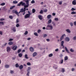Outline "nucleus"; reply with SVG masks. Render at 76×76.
<instances>
[{"label":"nucleus","mask_w":76,"mask_h":76,"mask_svg":"<svg viewBox=\"0 0 76 76\" xmlns=\"http://www.w3.org/2000/svg\"><path fill=\"white\" fill-rule=\"evenodd\" d=\"M29 1L31 0H29ZM23 1H24L26 3V4L27 5H25V3L23 2L22 1H21L17 5L18 6H20L21 5L23 6H24V7L25 8H26L29 7V0H23Z\"/></svg>","instance_id":"f257e3e1"},{"label":"nucleus","mask_w":76,"mask_h":76,"mask_svg":"<svg viewBox=\"0 0 76 76\" xmlns=\"http://www.w3.org/2000/svg\"><path fill=\"white\" fill-rule=\"evenodd\" d=\"M28 14H27L25 16V19H26V18H29L30 17V15H31V12H29V11H28Z\"/></svg>","instance_id":"f03ea898"},{"label":"nucleus","mask_w":76,"mask_h":76,"mask_svg":"<svg viewBox=\"0 0 76 76\" xmlns=\"http://www.w3.org/2000/svg\"><path fill=\"white\" fill-rule=\"evenodd\" d=\"M64 37H66V34H64L62 35V36L61 37L60 39V41H61L63 40V39L64 38Z\"/></svg>","instance_id":"7ed1b4c3"},{"label":"nucleus","mask_w":76,"mask_h":76,"mask_svg":"<svg viewBox=\"0 0 76 76\" xmlns=\"http://www.w3.org/2000/svg\"><path fill=\"white\" fill-rule=\"evenodd\" d=\"M11 50V48L9 47H7V52H10Z\"/></svg>","instance_id":"20e7f679"},{"label":"nucleus","mask_w":76,"mask_h":76,"mask_svg":"<svg viewBox=\"0 0 76 76\" xmlns=\"http://www.w3.org/2000/svg\"><path fill=\"white\" fill-rule=\"evenodd\" d=\"M17 48H18V47L17 46L15 45L12 48V50H16L17 49Z\"/></svg>","instance_id":"39448f33"},{"label":"nucleus","mask_w":76,"mask_h":76,"mask_svg":"<svg viewBox=\"0 0 76 76\" xmlns=\"http://www.w3.org/2000/svg\"><path fill=\"white\" fill-rule=\"evenodd\" d=\"M38 18L40 20H42V16L40 15L38 16Z\"/></svg>","instance_id":"423d86ee"},{"label":"nucleus","mask_w":76,"mask_h":76,"mask_svg":"<svg viewBox=\"0 0 76 76\" xmlns=\"http://www.w3.org/2000/svg\"><path fill=\"white\" fill-rule=\"evenodd\" d=\"M47 27H49V28H50V29H53V26L50 25H48L47 26Z\"/></svg>","instance_id":"0eeeda50"},{"label":"nucleus","mask_w":76,"mask_h":76,"mask_svg":"<svg viewBox=\"0 0 76 76\" xmlns=\"http://www.w3.org/2000/svg\"><path fill=\"white\" fill-rule=\"evenodd\" d=\"M63 44H64V41H62L61 42V46L63 47V48H64V46L63 45Z\"/></svg>","instance_id":"6e6552de"},{"label":"nucleus","mask_w":76,"mask_h":76,"mask_svg":"<svg viewBox=\"0 0 76 76\" xmlns=\"http://www.w3.org/2000/svg\"><path fill=\"white\" fill-rule=\"evenodd\" d=\"M30 50L31 52H34V48L32 47H31L30 48Z\"/></svg>","instance_id":"1a4fd4ad"},{"label":"nucleus","mask_w":76,"mask_h":76,"mask_svg":"<svg viewBox=\"0 0 76 76\" xmlns=\"http://www.w3.org/2000/svg\"><path fill=\"white\" fill-rule=\"evenodd\" d=\"M19 69H20V70H21V69H22L23 68V65H21L19 67Z\"/></svg>","instance_id":"9d476101"},{"label":"nucleus","mask_w":76,"mask_h":76,"mask_svg":"<svg viewBox=\"0 0 76 76\" xmlns=\"http://www.w3.org/2000/svg\"><path fill=\"white\" fill-rule=\"evenodd\" d=\"M61 72H62V73H64V72H65V69H64V68H61Z\"/></svg>","instance_id":"9b49d317"},{"label":"nucleus","mask_w":76,"mask_h":76,"mask_svg":"<svg viewBox=\"0 0 76 76\" xmlns=\"http://www.w3.org/2000/svg\"><path fill=\"white\" fill-rule=\"evenodd\" d=\"M65 40L66 41L68 42V41H70V39L68 37H66L65 38Z\"/></svg>","instance_id":"f8f14e48"},{"label":"nucleus","mask_w":76,"mask_h":76,"mask_svg":"<svg viewBox=\"0 0 76 76\" xmlns=\"http://www.w3.org/2000/svg\"><path fill=\"white\" fill-rule=\"evenodd\" d=\"M72 4L73 5H76V0H74L72 2Z\"/></svg>","instance_id":"ddd939ff"},{"label":"nucleus","mask_w":76,"mask_h":76,"mask_svg":"<svg viewBox=\"0 0 76 76\" xmlns=\"http://www.w3.org/2000/svg\"><path fill=\"white\" fill-rule=\"evenodd\" d=\"M4 67L5 68H6V69H7L8 68H9V65H8V64H6L5 66H4Z\"/></svg>","instance_id":"4468645a"},{"label":"nucleus","mask_w":76,"mask_h":76,"mask_svg":"<svg viewBox=\"0 0 76 76\" xmlns=\"http://www.w3.org/2000/svg\"><path fill=\"white\" fill-rule=\"evenodd\" d=\"M36 56H37V53L36 52L34 53L33 54V57H35Z\"/></svg>","instance_id":"2eb2a0df"},{"label":"nucleus","mask_w":76,"mask_h":76,"mask_svg":"<svg viewBox=\"0 0 76 76\" xmlns=\"http://www.w3.org/2000/svg\"><path fill=\"white\" fill-rule=\"evenodd\" d=\"M15 27H13L12 28V31H14V32H16V29H15Z\"/></svg>","instance_id":"dca6fc26"},{"label":"nucleus","mask_w":76,"mask_h":76,"mask_svg":"<svg viewBox=\"0 0 76 76\" xmlns=\"http://www.w3.org/2000/svg\"><path fill=\"white\" fill-rule=\"evenodd\" d=\"M65 50L66 52H67V53H69V50L68 49H67V48L66 47H65Z\"/></svg>","instance_id":"f3484780"},{"label":"nucleus","mask_w":76,"mask_h":76,"mask_svg":"<svg viewBox=\"0 0 76 76\" xmlns=\"http://www.w3.org/2000/svg\"><path fill=\"white\" fill-rule=\"evenodd\" d=\"M14 13L15 14H16L17 15H18V16H19V13L17 12V11H15L14 12Z\"/></svg>","instance_id":"a211bd4d"},{"label":"nucleus","mask_w":76,"mask_h":76,"mask_svg":"<svg viewBox=\"0 0 76 76\" xmlns=\"http://www.w3.org/2000/svg\"><path fill=\"white\" fill-rule=\"evenodd\" d=\"M51 22H52V20L51 19H50L48 22V24H50V23H51Z\"/></svg>","instance_id":"6ab92c4d"},{"label":"nucleus","mask_w":76,"mask_h":76,"mask_svg":"<svg viewBox=\"0 0 76 76\" xmlns=\"http://www.w3.org/2000/svg\"><path fill=\"white\" fill-rule=\"evenodd\" d=\"M66 32H68V33H70V32H71V31L69 29H66Z\"/></svg>","instance_id":"aec40b11"},{"label":"nucleus","mask_w":76,"mask_h":76,"mask_svg":"<svg viewBox=\"0 0 76 76\" xmlns=\"http://www.w3.org/2000/svg\"><path fill=\"white\" fill-rule=\"evenodd\" d=\"M13 44V42H9L8 43V44H9V45H12V44Z\"/></svg>","instance_id":"412c9836"},{"label":"nucleus","mask_w":76,"mask_h":76,"mask_svg":"<svg viewBox=\"0 0 76 76\" xmlns=\"http://www.w3.org/2000/svg\"><path fill=\"white\" fill-rule=\"evenodd\" d=\"M51 17V15H48L47 16L48 19H50Z\"/></svg>","instance_id":"4be33fe9"},{"label":"nucleus","mask_w":76,"mask_h":76,"mask_svg":"<svg viewBox=\"0 0 76 76\" xmlns=\"http://www.w3.org/2000/svg\"><path fill=\"white\" fill-rule=\"evenodd\" d=\"M60 63L61 64H63V59H61L60 61Z\"/></svg>","instance_id":"5701e85b"},{"label":"nucleus","mask_w":76,"mask_h":76,"mask_svg":"<svg viewBox=\"0 0 76 76\" xmlns=\"http://www.w3.org/2000/svg\"><path fill=\"white\" fill-rule=\"evenodd\" d=\"M22 55H23L22 54V53H19L18 54V56L20 57H22Z\"/></svg>","instance_id":"b1692460"},{"label":"nucleus","mask_w":76,"mask_h":76,"mask_svg":"<svg viewBox=\"0 0 76 76\" xmlns=\"http://www.w3.org/2000/svg\"><path fill=\"white\" fill-rule=\"evenodd\" d=\"M25 57L26 59H28V55L27 54H26L25 55Z\"/></svg>","instance_id":"393cba45"},{"label":"nucleus","mask_w":76,"mask_h":76,"mask_svg":"<svg viewBox=\"0 0 76 76\" xmlns=\"http://www.w3.org/2000/svg\"><path fill=\"white\" fill-rule=\"evenodd\" d=\"M68 60V58H67V56H65L64 57V60L65 61H66V60Z\"/></svg>","instance_id":"a878e982"},{"label":"nucleus","mask_w":76,"mask_h":76,"mask_svg":"<svg viewBox=\"0 0 76 76\" xmlns=\"http://www.w3.org/2000/svg\"><path fill=\"white\" fill-rule=\"evenodd\" d=\"M15 7V6H13L11 7L10 8V10H12V9H13V8H14V7Z\"/></svg>","instance_id":"bb28decb"},{"label":"nucleus","mask_w":76,"mask_h":76,"mask_svg":"<svg viewBox=\"0 0 76 76\" xmlns=\"http://www.w3.org/2000/svg\"><path fill=\"white\" fill-rule=\"evenodd\" d=\"M32 12L33 13H34L35 12V10L34 9H33L32 10Z\"/></svg>","instance_id":"cd10ccee"},{"label":"nucleus","mask_w":76,"mask_h":76,"mask_svg":"<svg viewBox=\"0 0 76 76\" xmlns=\"http://www.w3.org/2000/svg\"><path fill=\"white\" fill-rule=\"evenodd\" d=\"M53 56V54L50 53L49 54V57H52Z\"/></svg>","instance_id":"c85d7f7f"},{"label":"nucleus","mask_w":76,"mask_h":76,"mask_svg":"<svg viewBox=\"0 0 76 76\" xmlns=\"http://www.w3.org/2000/svg\"><path fill=\"white\" fill-rule=\"evenodd\" d=\"M19 65L18 64H15L16 67H17V68L19 67Z\"/></svg>","instance_id":"c756f323"},{"label":"nucleus","mask_w":76,"mask_h":76,"mask_svg":"<svg viewBox=\"0 0 76 76\" xmlns=\"http://www.w3.org/2000/svg\"><path fill=\"white\" fill-rule=\"evenodd\" d=\"M76 12H75L74 11H73L71 13V14H72V15H74L75 14H76Z\"/></svg>","instance_id":"7c9ffc66"},{"label":"nucleus","mask_w":76,"mask_h":76,"mask_svg":"<svg viewBox=\"0 0 76 76\" xmlns=\"http://www.w3.org/2000/svg\"><path fill=\"white\" fill-rule=\"evenodd\" d=\"M34 35H35V36H38V33L36 32H34Z\"/></svg>","instance_id":"2f4dec72"},{"label":"nucleus","mask_w":76,"mask_h":76,"mask_svg":"<svg viewBox=\"0 0 76 76\" xmlns=\"http://www.w3.org/2000/svg\"><path fill=\"white\" fill-rule=\"evenodd\" d=\"M47 36H48L47 34H45L43 35V38H45V37H47Z\"/></svg>","instance_id":"473e14b6"},{"label":"nucleus","mask_w":76,"mask_h":76,"mask_svg":"<svg viewBox=\"0 0 76 76\" xmlns=\"http://www.w3.org/2000/svg\"><path fill=\"white\" fill-rule=\"evenodd\" d=\"M5 4V3H3L0 4L1 6H4V5Z\"/></svg>","instance_id":"72a5a7b5"},{"label":"nucleus","mask_w":76,"mask_h":76,"mask_svg":"<svg viewBox=\"0 0 76 76\" xmlns=\"http://www.w3.org/2000/svg\"><path fill=\"white\" fill-rule=\"evenodd\" d=\"M13 3H14V4H17L18 2V1H13Z\"/></svg>","instance_id":"f704fd0d"},{"label":"nucleus","mask_w":76,"mask_h":76,"mask_svg":"<svg viewBox=\"0 0 76 76\" xmlns=\"http://www.w3.org/2000/svg\"><path fill=\"white\" fill-rule=\"evenodd\" d=\"M70 51H71V52H74V50H73L72 49H71L70 50Z\"/></svg>","instance_id":"c9c22d12"},{"label":"nucleus","mask_w":76,"mask_h":76,"mask_svg":"<svg viewBox=\"0 0 76 76\" xmlns=\"http://www.w3.org/2000/svg\"><path fill=\"white\" fill-rule=\"evenodd\" d=\"M10 73H11V74H13V73H14V71L11 70L10 71Z\"/></svg>","instance_id":"e433bc0d"},{"label":"nucleus","mask_w":76,"mask_h":76,"mask_svg":"<svg viewBox=\"0 0 76 76\" xmlns=\"http://www.w3.org/2000/svg\"><path fill=\"white\" fill-rule=\"evenodd\" d=\"M20 12H24V11H23V8H22V9H21Z\"/></svg>","instance_id":"4c0bfd02"},{"label":"nucleus","mask_w":76,"mask_h":76,"mask_svg":"<svg viewBox=\"0 0 76 76\" xmlns=\"http://www.w3.org/2000/svg\"><path fill=\"white\" fill-rule=\"evenodd\" d=\"M39 13H40V14H42V13H43V10H41L39 12Z\"/></svg>","instance_id":"58836bf2"},{"label":"nucleus","mask_w":76,"mask_h":76,"mask_svg":"<svg viewBox=\"0 0 76 76\" xmlns=\"http://www.w3.org/2000/svg\"><path fill=\"white\" fill-rule=\"evenodd\" d=\"M10 19H12L13 18V16H12L10 15L9 16Z\"/></svg>","instance_id":"ea45409f"},{"label":"nucleus","mask_w":76,"mask_h":76,"mask_svg":"<svg viewBox=\"0 0 76 76\" xmlns=\"http://www.w3.org/2000/svg\"><path fill=\"white\" fill-rule=\"evenodd\" d=\"M28 32L27 31H25V33H24L25 35H27L28 34Z\"/></svg>","instance_id":"a19ab883"},{"label":"nucleus","mask_w":76,"mask_h":76,"mask_svg":"<svg viewBox=\"0 0 76 76\" xmlns=\"http://www.w3.org/2000/svg\"><path fill=\"white\" fill-rule=\"evenodd\" d=\"M27 64L28 66H31V63L29 62H28L27 63Z\"/></svg>","instance_id":"79ce46f5"},{"label":"nucleus","mask_w":76,"mask_h":76,"mask_svg":"<svg viewBox=\"0 0 76 76\" xmlns=\"http://www.w3.org/2000/svg\"><path fill=\"white\" fill-rule=\"evenodd\" d=\"M43 12H47V9L44 10Z\"/></svg>","instance_id":"37998d69"},{"label":"nucleus","mask_w":76,"mask_h":76,"mask_svg":"<svg viewBox=\"0 0 76 76\" xmlns=\"http://www.w3.org/2000/svg\"><path fill=\"white\" fill-rule=\"evenodd\" d=\"M35 2V1L34 0H32L31 2V3H32V4L34 3Z\"/></svg>","instance_id":"c03bdc74"},{"label":"nucleus","mask_w":76,"mask_h":76,"mask_svg":"<svg viewBox=\"0 0 76 76\" xmlns=\"http://www.w3.org/2000/svg\"><path fill=\"white\" fill-rule=\"evenodd\" d=\"M20 25H19V24L18 23L16 25V27H18L19 26H20Z\"/></svg>","instance_id":"a18cd8bd"},{"label":"nucleus","mask_w":76,"mask_h":76,"mask_svg":"<svg viewBox=\"0 0 76 76\" xmlns=\"http://www.w3.org/2000/svg\"><path fill=\"white\" fill-rule=\"evenodd\" d=\"M62 3H63V2L62 1H60L59 2V4H60V5H61V4H62Z\"/></svg>","instance_id":"49530a36"},{"label":"nucleus","mask_w":76,"mask_h":76,"mask_svg":"<svg viewBox=\"0 0 76 76\" xmlns=\"http://www.w3.org/2000/svg\"><path fill=\"white\" fill-rule=\"evenodd\" d=\"M21 51V50L20 49H19L18 51V53H19Z\"/></svg>","instance_id":"de8ad7c7"},{"label":"nucleus","mask_w":76,"mask_h":76,"mask_svg":"<svg viewBox=\"0 0 76 76\" xmlns=\"http://www.w3.org/2000/svg\"><path fill=\"white\" fill-rule=\"evenodd\" d=\"M72 11H74V10H75V9L74 8H72L71 9Z\"/></svg>","instance_id":"09e8293b"},{"label":"nucleus","mask_w":76,"mask_h":76,"mask_svg":"<svg viewBox=\"0 0 76 76\" xmlns=\"http://www.w3.org/2000/svg\"><path fill=\"white\" fill-rule=\"evenodd\" d=\"M30 73V72H28L27 74V75L28 76H29V74Z\"/></svg>","instance_id":"8fccbe9b"},{"label":"nucleus","mask_w":76,"mask_h":76,"mask_svg":"<svg viewBox=\"0 0 76 76\" xmlns=\"http://www.w3.org/2000/svg\"><path fill=\"white\" fill-rule=\"evenodd\" d=\"M0 20L1 21H3V20H4V19L3 18H1Z\"/></svg>","instance_id":"3c124183"},{"label":"nucleus","mask_w":76,"mask_h":76,"mask_svg":"<svg viewBox=\"0 0 76 76\" xmlns=\"http://www.w3.org/2000/svg\"><path fill=\"white\" fill-rule=\"evenodd\" d=\"M0 24L3 25L4 24V23H3V22H0Z\"/></svg>","instance_id":"603ef678"},{"label":"nucleus","mask_w":76,"mask_h":76,"mask_svg":"<svg viewBox=\"0 0 76 76\" xmlns=\"http://www.w3.org/2000/svg\"><path fill=\"white\" fill-rule=\"evenodd\" d=\"M13 39H10L9 41H13Z\"/></svg>","instance_id":"864d4df0"},{"label":"nucleus","mask_w":76,"mask_h":76,"mask_svg":"<svg viewBox=\"0 0 76 76\" xmlns=\"http://www.w3.org/2000/svg\"><path fill=\"white\" fill-rule=\"evenodd\" d=\"M19 19H17L16 20V23H18L19 22Z\"/></svg>","instance_id":"5fc2aeb1"},{"label":"nucleus","mask_w":76,"mask_h":76,"mask_svg":"<svg viewBox=\"0 0 76 76\" xmlns=\"http://www.w3.org/2000/svg\"><path fill=\"white\" fill-rule=\"evenodd\" d=\"M41 30H38V34H39V33L41 32Z\"/></svg>","instance_id":"6e6d98bb"},{"label":"nucleus","mask_w":76,"mask_h":76,"mask_svg":"<svg viewBox=\"0 0 76 76\" xmlns=\"http://www.w3.org/2000/svg\"><path fill=\"white\" fill-rule=\"evenodd\" d=\"M74 40H76V37H74L73 38Z\"/></svg>","instance_id":"4d7b16f0"},{"label":"nucleus","mask_w":76,"mask_h":76,"mask_svg":"<svg viewBox=\"0 0 76 76\" xmlns=\"http://www.w3.org/2000/svg\"><path fill=\"white\" fill-rule=\"evenodd\" d=\"M70 25H71V26H73V23H70Z\"/></svg>","instance_id":"13d9d810"},{"label":"nucleus","mask_w":76,"mask_h":76,"mask_svg":"<svg viewBox=\"0 0 76 76\" xmlns=\"http://www.w3.org/2000/svg\"><path fill=\"white\" fill-rule=\"evenodd\" d=\"M23 11H24V12H25V11H26V8H25V7H24Z\"/></svg>","instance_id":"bf43d9fd"},{"label":"nucleus","mask_w":76,"mask_h":76,"mask_svg":"<svg viewBox=\"0 0 76 76\" xmlns=\"http://www.w3.org/2000/svg\"><path fill=\"white\" fill-rule=\"evenodd\" d=\"M46 41H48V42H49V41H50V39H46Z\"/></svg>","instance_id":"052dcab7"},{"label":"nucleus","mask_w":76,"mask_h":76,"mask_svg":"<svg viewBox=\"0 0 76 76\" xmlns=\"http://www.w3.org/2000/svg\"><path fill=\"white\" fill-rule=\"evenodd\" d=\"M60 57H63V54H61L60 55Z\"/></svg>","instance_id":"680f3d73"},{"label":"nucleus","mask_w":76,"mask_h":76,"mask_svg":"<svg viewBox=\"0 0 76 76\" xmlns=\"http://www.w3.org/2000/svg\"><path fill=\"white\" fill-rule=\"evenodd\" d=\"M74 70H75V69L74 68H72V72L74 71Z\"/></svg>","instance_id":"e2e57ef3"},{"label":"nucleus","mask_w":76,"mask_h":76,"mask_svg":"<svg viewBox=\"0 0 76 76\" xmlns=\"http://www.w3.org/2000/svg\"><path fill=\"white\" fill-rule=\"evenodd\" d=\"M30 69H31V67H28V70H27V71H28V70H30Z\"/></svg>","instance_id":"0e129e2a"},{"label":"nucleus","mask_w":76,"mask_h":76,"mask_svg":"<svg viewBox=\"0 0 76 76\" xmlns=\"http://www.w3.org/2000/svg\"><path fill=\"white\" fill-rule=\"evenodd\" d=\"M0 34L2 35L3 34V32L2 31H0Z\"/></svg>","instance_id":"69168bd1"},{"label":"nucleus","mask_w":76,"mask_h":76,"mask_svg":"<svg viewBox=\"0 0 76 76\" xmlns=\"http://www.w3.org/2000/svg\"><path fill=\"white\" fill-rule=\"evenodd\" d=\"M52 15L53 16H55V15H56V13H53L52 14Z\"/></svg>","instance_id":"338daca9"},{"label":"nucleus","mask_w":76,"mask_h":76,"mask_svg":"<svg viewBox=\"0 0 76 76\" xmlns=\"http://www.w3.org/2000/svg\"><path fill=\"white\" fill-rule=\"evenodd\" d=\"M74 24L75 25H76V21L74 22Z\"/></svg>","instance_id":"774afa93"}]
</instances>
